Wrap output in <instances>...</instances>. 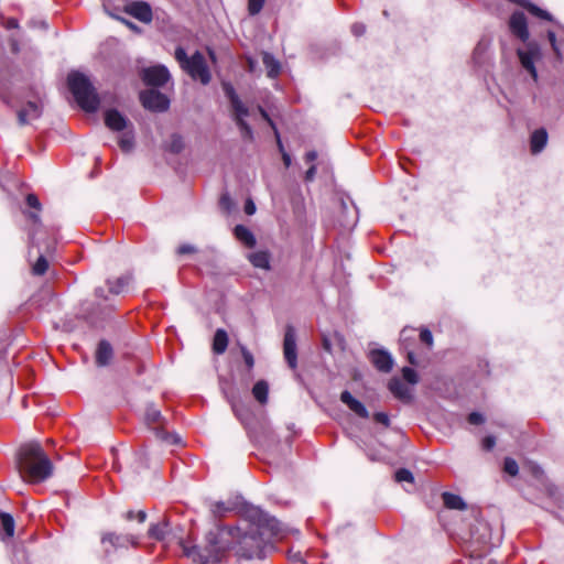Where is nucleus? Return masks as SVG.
<instances>
[{"mask_svg":"<svg viewBox=\"0 0 564 564\" xmlns=\"http://www.w3.org/2000/svg\"><path fill=\"white\" fill-rule=\"evenodd\" d=\"M248 517L251 521L248 529L242 533L240 528H227L232 531L228 536L230 549L235 542L237 544V554L245 558H263L267 549L270 546L265 535L280 536L284 532L282 523L259 508L248 510Z\"/></svg>","mask_w":564,"mask_h":564,"instance_id":"nucleus-1","label":"nucleus"},{"mask_svg":"<svg viewBox=\"0 0 564 564\" xmlns=\"http://www.w3.org/2000/svg\"><path fill=\"white\" fill-rule=\"evenodd\" d=\"M509 29L514 36L525 43L523 47H519L517 50V56L523 69L530 74L534 83H538L539 75L535 63L542 59V51L536 42L529 41L530 33L527 18L523 12L516 11L511 14L509 19Z\"/></svg>","mask_w":564,"mask_h":564,"instance_id":"nucleus-2","label":"nucleus"},{"mask_svg":"<svg viewBox=\"0 0 564 564\" xmlns=\"http://www.w3.org/2000/svg\"><path fill=\"white\" fill-rule=\"evenodd\" d=\"M19 467L23 477L32 482L47 479L53 471V465L39 443H28L20 448Z\"/></svg>","mask_w":564,"mask_h":564,"instance_id":"nucleus-3","label":"nucleus"},{"mask_svg":"<svg viewBox=\"0 0 564 564\" xmlns=\"http://www.w3.org/2000/svg\"><path fill=\"white\" fill-rule=\"evenodd\" d=\"M231 533L232 531L227 529L210 531L206 536L207 544L203 550L195 545L188 546L182 541L181 546L186 556L197 560L199 564H218L230 549L228 536Z\"/></svg>","mask_w":564,"mask_h":564,"instance_id":"nucleus-4","label":"nucleus"},{"mask_svg":"<svg viewBox=\"0 0 564 564\" xmlns=\"http://www.w3.org/2000/svg\"><path fill=\"white\" fill-rule=\"evenodd\" d=\"M67 83L82 109L87 112H94L98 109L99 98L87 76L79 72H72L68 74Z\"/></svg>","mask_w":564,"mask_h":564,"instance_id":"nucleus-5","label":"nucleus"},{"mask_svg":"<svg viewBox=\"0 0 564 564\" xmlns=\"http://www.w3.org/2000/svg\"><path fill=\"white\" fill-rule=\"evenodd\" d=\"M223 90L229 100L230 116L238 127L241 138L251 141L253 139V131L246 120L250 116L249 107L240 99L230 83H223Z\"/></svg>","mask_w":564,"mask_h":564,"instance_id":"nucleus-6","label":"nucleus"},{"mask_svg":"<svg viewBox=\"0 0 564 564\" xmlns=\"http://www.w3.org/2000/svg\"><path fill=\"white\" fill-rule=\"evenodd\" d=\"M175 58L194 80L200 82L203 85L209 84L212 75L207 66L204 55L195 52L192 56H187L183 47L175 50Z\"/></svg>","mask_w":564,"mask_h":564,"instance_id":"nucleus-7","label":"nucleus"},{"mask_svg":"<svg viewBox=\"0 0 564 564\" xmlns=\"http://www.w3.org/2000/svg\"><path fill=\"white\" fill-rule=\"evenodd\" d=\"M140 100L144 108L152 111H165L170 105L169 98L155 89L142 91Z\"/></svg>","mask_w":564,"mask_h":564,"instance_id":"nucleus-8","label":"nucleus"},{"mask_svg":"<svg viewBox=\"0 0 564 564\" xmlns=\"http://www.w3.org/2000/svg\"><path fill=\"white\" fill-rule=\"evenodd\" d=\"M142 79L150 86H163L170 79V73L163 65H156L142 70Z\"/></svg>","mask_w":564,"mask_h":564,"instance_id":"nucleus-9","label":"nucleus"},{"mask_svg":"<svg viewBox=\"0 0 564 564\" xmlns=\"http://www.w3.org/2000/svg\"><path fill=\"white\" fill-rule=\"evenodd\" d=\"M283 352L290 368L295 369L297 365L296 336L294 328L290 325L285 329Z\"/></svg>","mask_w":564,"mask_h":564,"instance_id":"nucleus-10","label":"nucleus"},{"mask_svg":"<svg viewBox=\"0 0 564 564\" xmlns=\"http://www.w3.org/2000/svg\"><path fill=\"white\" fill-rule=\"evenodd\" d=\"M101 544L105 547V553L109 554L118 547H127L129 544L135 545L137 542L131 535H119L110 532L101 536Z\"/></svg>","mask_w":564,"mask_h":564,"instance_id":"nucleus-11","label":"nucleus"},{"mask_svg":"<svg viewBox=\"0 0 564 564\" xmlns=\"http://www.w3.org/2000/svg\"><path fill=\"white\" fill-rule=\"evenodd\" d=\"M124 11L143 23H150L152 21V9L143 1H135L126 6Z\"/></svg>","mask_w":564,"mask_h":564,"instance_id":"nucleus-12","label":"nucleus"},{"mask_svg":"<svg viewBox=\"0 0 564 564\" xmlns=\"http://www.w3.org/2000/svg\"><path fill=\"white\" fill-rule=\"evenodd\" d=\"M369 358L372 365L381 372H389L393 367V358L384 349L371 350Z\"/></svg>","mask_w":564,"mask_h":564,"instance_id":"nucleus-13","label":"nucleus"},{"mask_svg":"<svg viewBox=\"0 0 564 564\" xmlns=\"http://www.w3.org/2000/svg\"><path fill=\"white\" fill-rule=\"evenodd\" d=\"M42 115V105L36 101H29L18 111L19 123L24 126L39 119Z\"/></svg>","mask_w":564,"mask_h":564,"instance_id":"nucleus-14","label":"nucleus"},{"mask_svg":"<svg viewBox=\"0 0 564 564\" xmlns=\"http://www.w3.org/2000/svg\"><path fill=\"white\" fill-rule=\"evenodd\" d=\"M340 401L346 404L356 415L362 419L369 417V412L366 406L359 400L354 398L349 391L345 390L341 392Z\"/></svg>","mask_w":564,"mask_h":564,"instance_id":"nucleus-15","label":"nucleus"},{"mask_svg":"<svg viewBox=\"0 0 564 564\" xmlns=\"http://www.w3.org/2000/svg\"><path fill=\"white\" fill-rule=\"evenodd\" d=\"M391 393L403 402H410L412 400V393L409 387H406L401 379L394 377L389 381L388 384Z\"/></svg>","mask_w":564,"mask_h":564,"instance_id":"nucleus-16","label":"nucleus"},{"mask_svg":"<svg viewBox=\"0 0 564 564\" xmlns=\"http://www.w3.org/2000/svg\"><path fill=\"white\" fill-rule=\"evenodd\" d=\"M106 126L113 131H122L127 127V119L117 110L110 109L105 113Z\"/></svg>","mask_w":564,"mask_h":564,"instance_id":"nucleus-17","label":"nucleus"},{"mask_svg":"<svg viewBox=\"0 0 564 564\" xmlns=\"http://www.w3.org/2000/svg\"><path fill=\"white\" fill-rule=\"evenodd\" d=\"M547 142V132L545 129L541 128L535 130L530 140L531 151L536 154L540 153L546 145Z\"/></svg>","mask_w":564,"mask_h":564,"instance_id":"nucleus-18","label":"nucleus"},{"mask_svg":"<svg viewBox=\"0 0 564 564\" xmlns=\"http://www.w3.org/2000/svg\"><path fill=\"white\" fill-rule=\"evenodd\" d=\"M112 358V347L106 340H101L96 350V362L98 366H106Z\"/></svg>","mask_w":564,"mask_h":564,"instance_id":"nucleus-19","label":"nucleus"},{"mask_svg":"<svg viewBox=\"0 0 564 564\" xmlns=\"http://www.w3.org/2000/svg\"><path fill=\"white\" fill-rule=\"evenodd\" d=\"M249 261L253 267L269 270L270 269V254L267 251H256L248 256Z\"/></svg>","mask_w":564,"mask_h":564,"instance_id":"nucleus-20","label":"nucleus"},{"mask_svg":"<svg viewBox=\"0 0 564 564\" xmlns=\"http://www.w3.org/2000/svg\"><path fill=\"white\" fill-rule=\"evenodd\" d=\"M235 236L236 238L241 241L247 247H253L256 245V238L253 234L243 225H237L235 227Z\"/></svg>","mask_w":564,"mask_h":564,"instance_id":"nucleus-21","label":"nucleus"},{"mask_svg":"<svg viewBox=\"0 0 564 564\" xmlns=\"http://www.w3.org/2000/svg\"><path fill=\"white\" fill-rule=\"evenodd\" d=\"M263 65L265 66L269 77H275L279 75L281 66L278 59L270 53H263L262 56Z\"/></svg>","mask_w":564,"mask_h":564,"instance_id":"nucleus-22","label":"nucleus"},{"mask_svg":"<svg viewBox=\"0 0 564 564\" xmlns=\"http://www.w3.org/2000/svg\"><path fill=\"white\" fill-rule=\"evenodd\" d=\"M518 3L521 7H523L524 9H527L531 14H533V15L540 18V19H543V20H546V21H552L553 20L552 15L547 11L539 8L538 6H535L534 3L530 2L529 0H520Z\"/></svg>","mask_w":564,"mask_h":564,"instance_id":"nucleus-23","label":"nucleus"},{"mask_svg":"<svg viewBox=\"0 0 564 564\" xmlns=\"http://www.w3.org/2000/svg\"><path fill=\"white\" fill-rule=\"evenodd\" d=\"M228 346V336L224 329H217L214 336L213 349L216 354H224Z\"/></svg>","mask_w":564,"mask_h":564,"instance_id":"nucleus-24","label":"nucleus"},{"mask_svg":"<svg viewBox=\"0 0 564 564\" xmlns=\"http://www.w3.org/2000/svg\"><path fill=\"white\" fill-rule=\"evenodd\" d=\"M443 501L446 508L448 509H455V510H464L466 509V503L462 499V497L451 494V492H444L443 494Z\"/></svg>","mask_w":564,"mask_h":564,"instance_id":"nucleus-25","label":"nucleus"},{"mask_svg":"<svg viewBox=\"0 0 564 564\" xmlns=\"http://www.w3.org/2000/svg\"><path fill=\"white\" fill-rule=\"evenodd\" d=\"M269 386L264 380L258 381L252 388V394L257 401L264 404L268 401Z\"/></svg>","mask_w":564,"mask_h":564,"instance_id":"nucleus-26","label":"nucleus"},{"mask_svg":"<svg viewBox=\"0 0 564 564\" xmlns=\"http://www.w3.org/2000/svg\"><path fill=\"white\" fill-rule=\"evenodd\" d=\"M130 282H131V276L130 275L120 276V278H118L113 282L112 281H108L109 291H110V293L118 295V294H120V293L126 291V289L128 288Z\"/></svg>","mask_w":564,"mask_h":564,"instance_id":"nucleus-27","label":"nucleus"},{"mask_svg":"<svg viewBox=\"0 0 564 564\" xmlns=\"http://www.w3.org/2000/svg\"><path fill=\"white\" fill-rule=\"evenodd\" d=\"M1 525L8 536H13L14 534V520L11 514L2 512L0 513Z\"/></svg>","mask_w":564,"mask_h":564,"instance_id":"nucleus-28","label":"nucleus"},{"mask_svg":"<svg viewBox=\"0 0 564 564\" xmlns=\"http://www.w3.org/2000/svg\"><path fill=\"white\" fill-rule=\"evenodd\" d=\"M166 528L167 523L165 522L152 524L149 529V535L156 540H164L166 535Z\"/></svg>","mask_w":564,"mask_h":564,"instance_id":"nucleus-29","label":"nucleus"},{"mask_svg":"<svg viewBox=\"0 0 564 564\" xmlns=\"http://www.w3.org/2000/svg\"><path fill=\"white\" fill-rule=\"evenodd\" d=\"M153 431L155 433V436L163 442L171 444H177L180 442V437L177 435L170 434L165 432L163 429L154 427Z\"/></svg>","mask_w":564,"mask_h":564,"instance_id":"nucleus-30","label":"nucleus"},{"mask_svg":"<svg viewBox=\"0 0 564 564\" xmlns=\"http://www.w3.org/2000/svg\"><path fill=\"white\" fill-rule=\"evenodd\" d=\"M119 147L123 152H130L134 147V139L131 133H124L119 139Z\"/></svg>","mask_w":564,"mask_h":564,"instance_id":"nucleus-31","label":"nucleus"},{"mask_svg":"<svg viewBox=\"0 0 564 564\" xmlns=\"http://www.w3.org/2000/svg\"><path fill=\"white\" fill-rule=\"evenodd\" d=\"M48 268V262L45 257L41 256L36 260V262L33 264L32 271L35 275H42L46 272Z\"/></svg>","mask_w":564,"mask_h":564,"instance_id":"nucleus-32","label":"nucleus"},{"mask_svg":"<svg viewBox=\"0 0 564 564\" xmlns=\"http://www.w3.org/2000/svg\"><path fill=\"white\" fill-rule=\"evenodd\" d=\"M162 419L160 410L154 406H149L145 412V420L148 424L160 423Z\"/></svg>","mask_w":564,"mask_h":564,"instance_id":"nucleus-33","label":"nucleus"},{"mask_svg":"<svg viewBox=\"0 0 564 564\" xmlns=\"http://www.w3.org/2000/svg\"><path fill=\"white\" fill-rule=\"evenodd\" d=\"M503 470L510 476H517L519 473L518 463L510 457H507L503 463Z\"/></svg>","mask_w":564,"mask_h":564,"instance_id":"nucleus-34","label":"nucleus"},{"mask_svg":"<svg viewBox=\"0 0 564 564\" xmlns=\"http://www.w3.org/2000/svg\"><path fill=\"white\" fill-rule=\"evenodd\" d=\"M394 477L398 482H403V481L413 482V480H414L412 473L405 468H401V469L397 470Z\"/></svg>","mask_w":564,"mask_h":564,"instance_id":"nucleus-35","label":"nucleus"},{"mask_svg":"<svg viewBox=\"0 0 564 564\" xmlns=\"http://www.w3.org/2000/svg\"><path fill=\"white\" fill-rule=\"evenodd\" d=\"M265 0H248V12L250 15L258 14L264 4Z\"/></svg>","mask_w":564,"mask_h":564,"instance_id":"nucleus-36","label":"nucleus"},{"mask_svg":"<svg viewBox=\"0 0 564 564\" xmlns=\"http://www.w3.org/2000/svg\"><path fill=\"white\" fill-rule=\"evenodd\" d=\"M402 376H403V379L411 384H415L419 380L417 373L415 372V370H413L412 368H409V367H404L402 369Z\"/></svg>","mask_w":564,"mask_h":564,"instance_id":"nucleus-37","label":"nucleus"},{"mask_svg":"<svg viewBox=\"0 0 564 564\" xmlns=\"http://www.w3.org/2000/svg\"><path fill=\"white\" fill-rule=\"evenodd\" d=\"M231 508L226 506L225 502H216L213 505L212 511L215 517H223L226 512L230 511Z\"/></svg>","mask_w":564,"mask_h":564,"instance_id":"nucleus-38","label":"nucleus"},{"mask_svg":"<svg viewBox=\"0 0 564 564\" xmlns=\"http://www.w3.org/2000/svg\"><path fill=\"white\" fill-rule=\"evenodd\" d=\"M126 519L129 521L137 519L140 523H142L147 519V513L143 510H140L137 513L134 511H128L126 513Z\"/></svg>","mask_w":564,"mask_h":564,"instance_id":"nucleus-39","label":"nucleus"},{"mask_svg":"<svg viewBox=\"0 0 564 564\" xmlns=\"http://www.w3.org/2000/svg\"><path fill=\"white\" fill-rule=\"evenodd\" d=\"M470 564H499L498 562L482 555H471Z\"/></svg>","mask_w":564,"mask_h":564,"instance_id":"nucleus-40","label":"nucleus"},{"mask_svg":"<svg viewBox=\"0 0 564 564\" xmlns=\"http://www.w3.org/2000/svg\"><path fill=\"white\" fill-rule=\"evenodd\" d=\"M420 339L422 343L426 344L429 347H431L433 345V335L427 328L421 329Z\"/></svg>","mask_w":564,"mask_h":564,"instance_id":"nucleus-41","label":"nucleus"},{"mask_svg":"<svg viewBox=\"0 0 564 564\" xmlns=\"http://www.w3.org/2000/svg\"><path fill=\"white\" fill-rule=\"evenodd\" d=\"M241 354H242L243 360H245L246 365L248 366V368H252L254 365V359H253L252 354L245 347L241 348Z\"/></svg>","mask_w":564,"mask_h":564,"instance_id":"nucleus-42","label":"nucleus"},{"mask_svg":"<svg viewBox=\"0 0 564 564\" xmlns=\"http://www.w3.org/2000/svg\"><path fill=\"white\" fill-rule=\"evenodd\" d=\"M485 419L482 416V414L478 413V412H473L468 415V422L470 424H474V425H479L481 423H484Z\"/></svg>","mask_w":564,"mask_h":564,"instance_id":"nucleus-43","label":"nucleus"},{"mask_svg":"<svg viewBox=\"0 0 564 564\" xmlns=\"http://www.w3.org/2000/svg\"><path fill=\"white\" fill-rule=\"evenodd\" d=\"M373 419L376 420V422L381 423L384 426H389L390 424V419L387 413L377 412L375 413Z\"/></svg>","mask_w":564,"mask_h":564,"instance_id":"nucleus-44","label":"nucleus"},{"mask_svg":"<svg viewBox=\"0 0 564 564\" xmlns=\"http://www.w3.org/2000/svg\"><path fill=\"white\" fill-rule=\"evenodd\" d=\"M26 204L31 208H35V209H40L41 208V203H40L39 198L36 197V195H34V194H29L26 196Z\"/></svg>","mask_w":564,"mask_h":564,"instance_id":"nucleus-45","label":"nucleus"},{"mask_svg":"<svg viewBox=\"0 0 564 564\" xmlns=\"http://www.w3.org/2000/svg\"><path fill=\"white\" fill-rule=\"evenodd\" d=\"M351 32L354 33V35L356 36H361L365 34L366 32V26L362 24V23H355L352 24L351 26Z\"/></svg>","mask_w":564,"mask_h":564,"instance_id":"nucleus-46","label":"nucleus"},{"mask_svg":"<svg viewBox=\"0 0 564 564\" xmlns=\"http://www.w3.org/2000/svg\"><path fill=\"white\" fill-rule=\"evenodd\" d=\"M196 251V248L192 245L185 243L178 247L177 252L180 254H187V253H194Z\"/></svg>","mask_w":564,"mask_h":564,"instance_id":"nucleus-47","label":"nucleus"},{"mask_svg":"<svg viewBox=\"0 0 564 564\" xmlns=\"http://www.w3.org/2000/svg\"><path fill=\"white\" fill-rule=\"evenodd\" d=\"M495 445H496V440L494 436H487L482 441V447L487 451L492 449L495 447Z\"/></svg>","mask_w":564,"mask_h":564,"instance_id":"nucleus-48","label":"nucleus"},{"mask_svg":"<svg viewBox=\"0 0 564 564\" xmlns=\"http://www.w3.org/2000/svg\"><path fill=\"white\" fill-rule=\"evenodd\" d=\"M182 139L177 135H174L173 138V142H172V145H171V150L173 152H180L181 149H182Z\"/></svg>","mask_w":564,"mask_h":564,"instance_id":"nucleus-49","label":"nucleus"},{"mask_svg":"<svg viewBox=\"0 0 564 564\" xmlns=\"http://www.w3.org/2000/svg\"><path fill=\"white\" fill-rule=\"evenodd\" d=\"M547 39H549V41L551 43V46H552L553 51L555 53H558V47H557V43H556V35H555V33L553 31H549L547 32Z\"/></svg>","mask_w":564,"mask_h":564,"instance_id":"nucleus-50","label":"nucleus"},{"mask_svg":"<svg viewBox=\"0 0 564 564\" xmlns=\"http://www.w3.org/2000/svg\"><path fill=\"white\" fill-rule=\"evenodd\" d=\"M245 213L247 215H253L256 213V205L252 199H248L245 204Z\"/></svg>","mask_w":564,"mask_h":564,"instance_id":"nucleus-51","label":"nucleus"},{"mask_svg":"<svg viewBox=\"0 0 564 564\" xmlns=\"http://www.w3.org/2000/svg\"><path fill=\"white\" fill-rule=\"evenodd\" d=\"M315 173H316V166L315 165H312L307 171H306V174H305V180L306 181H312L315 176Z\"/></svg>","mask_w":564,"mask_h":564,"instance_id":"nucleus-52","label":"nucleus"},{"mask_svg":"<svg viewBox=\"0 0 564 564\" xmlns=\"http://www.w3.org/2000/svg\"><path fill=\"white\" fill-rule=\"evenodd\" d=\"M258 110L260 111L262 118L265 119L272 128H274V124L270 119L269 115L267 113V111L260 106L258 107Z\"/></svg>","mask_w":564,"mask_h":564,"instance_id":"nucleus-53","label":"nucleus"},{"mask_svg":"<svg viewBox=\"0 0 564 564\" xmlns=\"http://www.w3.org/2000/svg\"><path fill=\"white\" fill-rule=\"evenodd\" d=\"M317 158V153L315 151H310L306 153L305 159L307 162H313Z\"/></svg>","mask_w":564,"mask_h":564,"instance_id":"nucleus-54","label":"nucleus"},{"mask_svg":"<svg viewBox=\"0 0 564 564\" xmlns=\"http://www.w3.org/2000/svg\"><path fill=\"white\" fill-rule=\"evenodd\" d=\"M137 462H138V465L139 467H144L145 466V458L142 454H139L137 456Z\"/></svg>","mask_w":564,"mask_h":564,"instance_id":"nucleus-55","label":"nucleus"},{"mask_svg":"<svg viewBox=\"0 0 564 564\" xmlns=\"http://www.w3.org/2000/svg\"><path fill=\"white\" fill-rule=\"evenodd\" d=\"M232 410L235 411L236 415L242 421L243 414L240 413V408L237 404H232Z\"/></svg>","mask_w":564,"mask_h":564,"instance_id":"nucleus-56","label":"nucleus"},{"mask_svg":"<svg viewBox=\"0 0 564 564\" xmlns=\"http://www.w3.org/2000/svg\"><path fill=\"white\" fill-rule=\"evenodd\" d=\"M7 26H8L9 29L18 28V21H17V20H14V19H10V20H8V22H7Z\"/></svg>","mask_w":564,"mask_h":564,"instance_id":"nucleus-57","label":"nucleus"},{"mask_svg":"<svg viewBox=\"0 0 564 564\" xmlns=\"http://www.w3.org/2000/svg\"><path fill=\"white\" fill-rule=\"evenodd\" d=\"M283 161H284V164H285L286 166H289V165L291 164V158H290V155H289V154H286V153H284V154H283Z\"/></svg>","mask_w":564,"mask_h":564,"instance_id":"nucleus-58","label":"nucleus"},{"mask_svg":"<svg viewBox=\"0 0 564 564\" xmlns=\"http://www.w3.org/2000/svg\"><path fill=\"white\" fill-rule=\"evenodd\" d=\"M408 359H409L410 364H412V365L416 364V360H415V357H414L413 352H409L408 354Z\"/></svg>","mask_w":564,"mask_h":564,"instance_id":"nucleus-59","label":"nucleus"},{"mask_svg":"<svg viewBox=\"0 0 564 564\" xmlns=\"http://www.w3.org/2000/svg\"><path fill=\"white\" fill-rule=\"evenodd\" d=\"M121 21L124 22L130 29H132L134 31L138 29L133 23L126 21L124 19H121Z\"/></svg>","mask_w":564,"mask_h":564,"instance_id":"nucleus-60","label":"nucleus"},{"mask_svg":"<svg viewBox=\"0 0 564 564\" xmlns=\"http://www.w3.org/2000/svg\"><path fill=\"white\" fill-rule=\"evenodd\" d=\"M208 54H209V57L212 58V61L215 62V59H216L215 53L209 50Z\"/></svg>","mask_w":564,"mask_h":564,"instance_id":"nucleus-61","label":"nucleus"},{"mask_svg":"<svg viewBox=\"0 0 564 564\" xmlns=\"http://www.w3.org/2000/svg\"><path fill=\"white\" fill-rule=\"evenodd\" d=\"M96 294H97L98 296H104V295H102V290H101V289H97V290H96Z\"/></svg>","mask_w":564,"mask_h":564,"instance_id":"nucleus-62","label":"nucleus"},{"mask_svg":"<svg viewBox=\"0 0 564 564\" xmlns=\"http://www.w3.org/2000/svg\"><path fill=\"white\" fill-rule=\"evenodd\" d=\"M540 473H541L540 468H539V467H535V469H534V474H535V475H539Z\"/></svg>","mask_w":564,"mask_h":564,"instance_id":"nucleus-63","label":"nucleus"},{"mask_svg":"<svg viewBox=\"0 0 564 564\" xmlns=\"http://www.w3.org/2000/svg\"><path fill=\"white\" fill-rule=\"evenodd\" d=\"M30 217L33 218L34 220L37 219V215L36 214H30Z\"/></svg>","mask_w":564,"mask_h":564,"instance_id":"nucleus-64","label":"nucleus"}]
</instances>
